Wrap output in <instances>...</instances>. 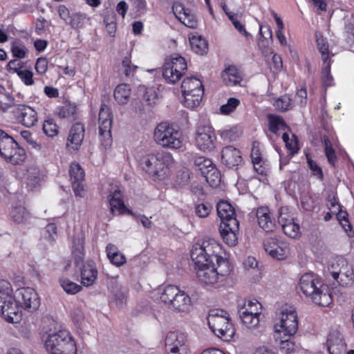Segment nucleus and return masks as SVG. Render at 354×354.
I'll use <instances>...</instances> for the list:
<instances>
[{
    "label": "nucleus",
    "instance_id": "obj_24",
    "mask_svg": "<svg viewBox=\"0 0 354 354\" xmlns=\"http://www.w3.org/2000/svg\"><path fill=\"white\" fill-rule=\"evenodd\" d=\"M241 151L232 146L224 147L221 152V161L228 168L237 167L242 162Z\"/></svg>",
    "mask_w": 354,
    "mask_h": 354
},
{
    "label": "nucleus",
    "instance_id": "obj_20",
    "mask_svg": "<svg viewBox=\"0 0 354 354\" xmlns=\"http://www.w3.org/2000/svg\"><path fill=\"white\" fill-rule=\"evenodd\" d=\"M216 211L222 221L221 225L230 224L232 227L236 228V223L239 221L236 219L235 209L229 202L219 201L216 205Z\"/></svg>",
    "mask_w": 354,
    "mask_h": 354
},
{
    "label": "nucleus",
    "instance_id": "obj_12",
    "mask_svg": "<svg viewBox=\"0 0 354 354\" xmlns=\"http://www.w3.org/2000/svg\"><path fill=\"white\" fill-rule=\"evenodd\" d=\"M216 136L210 125L201 124L196 128V145L203 151H212L216 147Z\"/></svg>",
    "mask_w": 354,
    "mask_h": 354
},
{
    "label": "nucleus",
    "instance_id": "obj_50",
    "mask_svg": "<svg viewBox=\"0 0 354 354\" xmlns=\"http://www.w3.org/2000/svg\"><path fill=\"white\" fill-rule=\"evenodd\" d=\"M218 135L224 142H233L238 140L239 135L236 127H228L218 130Z\"/></svg>",
    "mask_w": 354,
    "mask_h": 354
},
{
    "label": "nucleus",
    "instance_id": "obj_26",
    "mask_svg": "<svg viewBox=\"0 0 354 354\" xmlns=\"http://www.w3.org/2000/svg\"><path fill=\"white\" fill-rule=\"evenodd\" d=\"M55 115L59 119H65L68 121H75L78 119V108L75 102H68L57 108Z\"/></svg>",
    "mask_w": 354,
    "mask_h": 354
},
{
    "label": "nucleus",
    "instance_id": "obj_34",
    "mask_svg": "<svg viewBox=\"0 0 354 354\" xmlns=\"http://www.w3.org/2000/svg\"><path fill=\"white\" fill-rule=\"evenodd\" d=\"M335 280L342 287H352L354 284V271L353 267L349 264L344 267L339 272L338 279Z\"/></svg>",
    "mask_w": 354,
    "mask_h": 354
},
{
    "label": "nucleus",
    "instance_id": "obj_23",
    "mask_svg": "<svg viewBox=\"0 0 354 354\" xmlns=\"http://www.w3.org/2000/svg\"><path fill=\"white\" fill-rule=\"evenodd\" d=\"M26 188L29 191H34L40 187L42 176L39 168L35 165H31L26 168L24 173Z\"/></svg>",
    "mask_w": 354,
    "mask_h": 354
},
{
    "label": "nucleus",
    "instance_id": "obj_17",
    "mask_svg": "<svg viewBox=\"0 0 354 354\" xmlns=\"http://www.w3.org/2000/svg\"><path fill=\"white\" fill-rule=\"evenodd\" d=\"M70 180L75 196L83 197L84 193V171L77 162H72L69 169Z\"/></svg>",
    "mask_w": 354,
    "mask_h": 354
},
{
    "label": "nucleus",
    "instance_id": "obj_15",
    "mask_svg": "<svg viewBox=\"0 0 354 354\" xmlns=\"http://www.w3.org/2000/svg\"><path fill=\"white\" fill-rule=\"evenodd\" d=\"M193 262L195 264L196 277L201 283L212 286L218 282L219 277L214 266L208 262L202 263H197L196 261H193Z\"/></svg>",
    "mask_w": 354,
    "mask_h": 354
},
{
    "label": "nucleus",
    "instance_id": "obj_1",
    "mask_svg": "<svg viewBox=\"0 0 354 354\" xmlns=\"http://www.w3.org/2000/svg\"><path fill=\"white\" fill-rule=\"evenodd\" d=\"M222 246L215 240H205L202 243H196L193 245L191 250L192 261L197 263H210L216 269L218 277L230 274L232 266L226 258L222 257Z\"/></svg>",
    "mask_w": 354,
    "mask_h": 354
},
{
    "label": "nucleus",
    "instance_id": "obj_19",
    "mask_svg": "<svg viewBox=\"0 0 354 354\" xmlns=\"http://www.w3.org/2000/svg\"><path fill=\"white\" fill-rule=\"evenodd\" d=\"M85 128L81 122H75L69 130L66 147L69 151H76L80 148L84 138Z\"/></svg>",
    "mask_w": 354,
    "mask_h": 354
},
{
    "label": "nucleus",
    "instance_id": "obj_47",
    "mask_svg": "<svg viewBox=\"0 0 354 354\" xmlns=\"http://www.w3.org/2000/svg\"><path fill=\"white\" fill-rule=\"evenodd\" d=\"M37 120L36 111L32 107L24 104V126L31 127L37 123Z\"/></svg>",
    "mask_w": 354,
    "mask_h": 354
},
{
    "label": "nucleus",
    "instance_id": "obj_53",
    "mask_svg": "<svg viewBox=\"0 0 354 354\" xmlns=\"http://www.w3.org/2000/svg\"><path fill=\"white\" fill-rule=\"evenodd\" d=\"M44 133L48 137L56 136L59 131V127L53 119L49 118L44 121L43 124Z\"/></svg>",
    "mask_w": 354,
    "mask_h": 354
},
{
    "label": "nucleus",
    "instance_id": "obj_40",
    "mask_svg": "<svg viewBox=\"0 0 354 354\" xmlns=\"http://www.w3.org/2000/svg\"><path fill=\"white\" fill-rule=\"evenodd\" d=\"M348 264V262L344 258L342 257H336L328 265V271L329 274L333 278V279H338L339 272L342 271V268Z\"/></svg>",
    "mask_w": 354,
    "mask_h": 354
},
{
    "label": "nucleus",
    "instance_id": "obj_6",
    "mask_svg": "<svg viewBox=\"0 0 354 354\" xmlns=\"http://www.w3.org/2000/svg\"><path fill=\"white\" fill-rule=\"evenodd\" d=\"M156 142L163 147L180 149L183 144L182 133L167 122L158 124L153 133Z\"/></svg>",
    "mask_w": 354,
    "mask_h": 354
},
{
    "label": "nucleus",
    "instance_id": "obj_7",
    "mask_svg": "<svg viewBox=\"0 0 354 354\" xmlns=\"http://www.w3.org/2000/svg\"><path fill=\"white\" fill-rule=\"evenodd\" d=\"M181 91L185 107L194 109L200 105L205 91L200 79L195 77L185 78L181 84Z\"/></svg>",
    "mask_w": 354,
    "mask_h": 354
},
{
    "label": "nucleus",
    "instance_id": "obj_25",
    "mask_svg": "<svg viewBox=\"0 0 354 354\" xmlns=\"http://www.w3.org/2000/svg\"><path fill=\"white\" fill-rule=\"evenodd\" d=\"M41 304L40 298L34 288L24 287V310L32 313Z\"/></svg>",
    "mask_w": 354,
    "mask_h": 354
},
{
    "label": "nucleus",
    "instance_id": "obj_13",
    "mask_svg": "<svg viewBox=\"0 0 354 354\" xmlns=\"http://www.w3.org/2000/svg\"><path fill=\"white\" fill-rule=\"evenodd\" d=\"M278 223L281 225L284 234L292 239L301 236L300 226L295 218L288 212V209L281 207L279 210Z\"/></svg>",
    "mask_w": 354,
    "mask_h": 354
},
{
    "label": "nucleus",
    "instance_id": "obj_42",
    "mask_svg": "<svg viewBox=\"0 0 354 354\" xmlns=\"http://www.w3.org/2000/svg\"><path fill=\"white\" fill-rule=\"evenodd\" d=\"M203 176L205 178L207 183L212 187H217L221 181V172L215 165L212 167L209 171H203Z\"/></svg>",
    "mask_w": 354,
    "mask_h": 354
},
{
    "label": "nucleus",
    "instance_id": "obj_63",
    "mask_svg": "<svg viewBox=\"0 0 354 354\" xmlns=\"http://www.w3.org/2000/svg\"><path fill=\"white\" fill-rule=\"evenodd\" d=\"M48 59L46 57H39L35 63V68L37 74L44 75L48 70Z\"/></svg>",
    "mask_w": 354,
    "mask_h": 354
},
{
    "label": "nucleus",
    "instance_id": "obj_30",
    "mask_svg": "<svg viewBox=\"0 0 354 354\" xmlns=\"http://www.w3.org/2000/svg\"><path fill=\"white\" fill-rule=\"evenodd\" d=\"M72 254L75 259V263L78 264L82 262L85 257L84 244L85 236L81 234L74 236L72 239Z\"/></svg>",
    "mask_w": 354,
    "mask_h": 354
},
{
    "label": "nucleus",
    "instance_id": "obj_61",
    "mask_svg": "<svg viewBox=\"0 0 354 354\" xmlns=\"http://www.w3.org/2000/svg\"><path fill=\"white\" fill-rule=\"evenodd\" d=\"M337 220L339 221L343 228L346 231L352 230L351 224L348 220V214L346 211H342L340 209L336 214Z\"/></svg>",
    "mask_w": 354,
    "mask_h": 354
},
{
    "label": "nucleus",
    "instance_id": "obj_33",
    "mask_svg": "<svg viewBox=\"0 0 354 354\" xmlns=\"http://www.w3.org/2000/svg\"><path fill=\"white\" fill-rule=\"evenodd\" d=\"M178 292H180V288L174 285L160 286L158 290L160 301L169 306Z\"/></svg>",
    "mask_w": 354,
    "mask_h": 354
},
{
    "label": "nucleus",
    "instance_id": "obj_11",
    "mask_svg": "<svg viewBox=\"0 0 354 354\" xmlns=\"http://www.w3.org/2000/svg\"><path fill=\"white\" fill-rule=\"evenodd\" d=\"M165 350L168 354H189L187 336L178 331H169L165 339Z\"/></svg>",
    "mask_w": 354,
    "mask_h": 354
},
{
    "label": "nucleus",
    "instance_id": "obj_22",
    "mask_svg": "<svg viewBox=\"0 0 354 354\" xmlns=\"http://www.w3.org/2000/svg\"><path fill=\"white\" fill-rule=\"evenodd\" d=\"M107 198L110 205L111 212L113 214H115V212H118V214L127 213L128 214L131 215L133 214L132 211L125 206L122 200V192L119 188H116L113 191H111Z\"/></svg>",
    "mask_w": 354,
    "mask_h": 354
},
{
    "label": "nucleus",
    "instance_id": "obj_55",
    "mask_svg": "<svg viewBox=\"0 0 354 354\" xmlns=\"http://www.w3.org/2000/svg\"><path fill=\"white\" fill-rule=\"evenodd\" d=\"M317 44L318 49L322 54V58L324 64L330 62V55H329V48L328 44L326 39L322 37L317 39Z\"/></svg>",
    "mask_w": 354,
    "mask_h": 354
},
{
    "label": "nucleus",
    "instance_id": "obj_43",
    "mask_svg": "<svg viewBox=\"0 0 354 354\" xmlns=\"http://www.w3.org/2000/svg\"><path fill=\"white\" fill-rule=\"evenodd\" d=\"M90 18L84 12H73L71 15V19L68 24L70 25L73 29L79 30L82 28L84 26L86 22Z\"/></svg>",
    "mask_w": 354,
    "mask_h": 354
},
{
    "label": "nucleus",
    "instance_id": "obj_41",
    "mask_svg": "<svg viewBox=\"0 0 354 354\" xmlns=\"http://www.w3.org/2000/svg\"><path fill=\"white\" fill-rule=\"evenodd\" d=\"M10 285L7 281L0 282V310H3L12 301Z\"/></svg>",
    "mask_w": 354,
    "mask_h": 354
},
{
    "label": "nucleus",
    "instance_id": "obj_56",
    "mask_svg": "<svg viewBox=\"0 0 354 354\" xmlns=\"http://www.w3.org/2000/svg\"><path fill=\"white\" fill-rule=\"evenodd\" d=\"M240 104V101L237 98L230 97L227 100L226 104L220 107V112L223 115H228L234 112Z\"/></svg>",
    "mask_w": 354,
    "mask_h": 354
},
{
    "label": "nucleus",
    "instance_id": "obj_18",
    "mask_svg": "<svg viewBox=\"0 0 354 354\" xmlns=\"http://www.w3.org/2000/svg\"><path fill=\"white\" fill-rule=\"evenodd\" d=\"M172 11L176 17L185 26L196 28L198 26V19L194 13L180 2H174Z\"/></svg>",
    "mask_w": 354,
    "mask_h": 354
},
{
    "label": "nucleus",
    "instance_id": "obj_38",
    "mask_svg": "<svg viewBox=\"0 0 354 354\" xmlns=\"http://www.w3.org/2000/svg\"><path fill=\"white\" fill-rule=\"evenodd\" d=\"M131 95V88L127 84L118 85L113 93L115 100L120 104H125L128 102Z\"/></svg>",
    "mask_w": 354,
    "mask_h": 354
},
{
    "label": "nucleus",
    "instance_id": "obj_64",
    "mask_svg": "<svg viewBox=\"0 0 354 354\" xmlns=\"http://www.w3.org/2000/svg\"><path fill=\"white\" fill-rule=\"evenodd\" d=\"M307 89L306 87H302L300 89H298L296 95L295 99L297 101V103L301 107L305 106L307 104Z\"/></svg>",
    "mask_w": 354,
    "mask_h": 354
},
{
    "label": "nucleus",
    "instance_id": "obj_31",
    "mask_svg": "<svg viewBox=\"0 0 354 354\" xmlns=\"http://www.w3.org/2000/svg\"><path fill=\"white\" fill-rule=\"evenodd\" d=\"M192 305L190 297L185 291L180 289L169 306L178 312H187Z\"/></svg>",
    "mask_w": 354,
    "mask_h": 354
},
{
    "label": "nucleus",
    "instance_id": "obj_46",
    "mask_svg": "<svg viewBox=\"0 0 354 354\" xmlns=\"http://www.w3.org/2000/svg\"><path fill=\"white\" fill-rule=\"evenodd\" d=\"M323 143L324 146V153L327 160L331 166L335 167L337 158L335 154V149H333L330 140L328 136H324Z\"/></svg>",
    "mask_w": 354,
    "mask_h": 354
},
{
    "label": "nucleus",
    "instance_id": "obj_32",
    "mask_svg": "<svg viewBox=\"0 0 354 354\" xmlns=\"http://www.w3.org/2000/svg\"><path fill=\"white\" fill-rule=\"evenodd\" d=\"M106 253L110 262L117 267H120L127 262L125 256L119 251L118 247L114 244L109 243L106 245Z\"/></svg>",
    "mask_w": 354,
    "mask_h": 354
},
{
    "label": "nucleus",
    "instance_id": "obj_10",
    "mask_svg": "<svg viewBox=\"0 0 354 354\" xmlns=\"http://www.w3.org/2000/svg\"><path fill=\"white\" fill-rule=\"evenodd\" d=\"M275 332L283 333L284 336H292L298 330L297 314L290 308L282 310L279 314V322L274 325Z\"/></svg>",
    "mask_w": 354,
    "mask_h": 354
},
{
    "label": "nucleus",
    "instance_id": "obj_28",
    "mask_svg": "<svg viewBox=\"0 0 354 354\" xmlns=\"http://www.w3.org/2000/svg\"><path fill=\"white\" fill-rule=\"evenodd\" d=\"M3 310H0L5 319L10 323L19 324L22 320L21 307L13 304L12 301L8 304Z\"/></svg>",
    "mask_w": 354,
    "mask_h": 354
},
{
    "label": "nucleus",
    "instance_id": "obj_44",
    "mask_svg": "<svg viewBox=\"0 0 354 354\" xmlns=\"http://www.w3.org/2000/svg\"><path fill=\"white\" fill-rule=\"evenodd\" d=\"M273 105L276 110L280 112H286L290 110L293 106V102L290 95L285 94L277 98Z\"/></svg>",
    "mask_w": 354,
    "mask_h": 354
},
{
    "label": "nucleus",
    "instance_id": "obj_5",
    "mask_svg": "<svg viewBox=\"0 0 354 354\" xmlns=\"http://www.w3.org/2000/svg\"><path fill=\"white\" fill-rule=\"evenodd\" d=\"M207 323L213 333L224 341H230L235 334L230 315L224 310H211L207 317Z\"/></svg>",
    "mask_w": 354,
    "mask_h": 354
},
{
    "label": "nucleus",
    "instance_id": "obj_3",
    "mask_svg": "<svg viewBox=\"0 0 354 354\" xmlns=\"http://www.w3.org/2000/svg\"><path fill=\"white\" fill-rule=\"evenodd\" d=\"M301 292L319 306H328L333 301L332 292L328 285L313 273L301 275L299 282Z\"/></svg>",
    "mask_w": 354,
    "mask_h": 354
},
{
    "label": "nucleus",
    "instance_id": "obj_27",
    "mask_svg": "<svg viewBox=\"0 0 354 354\" xmlns=\"http://www.w3.org/2000/svg\"><path fill=\"white\" fill-rule=\"evenodd\" d=\"M165 73L167 75L169 73L171 77H173L172 70L176 73H181V77L185 74L187 70V64L184 57L181 56H176L171 57L165 61Z\"/></svg>",
    "mask_w": 354,
    "mask_h": 354
},
{
    "label": "nucleus",
    "instance_id": "obj_59",
    "mask_svg": "<svg viewBox=\"0 0 354 354\" xmlns=\"http://www.w3.org/2000/svg\"><path fill=\"white\" fill-rule=\"evenodd\" d=\"M254 170L259 174L266 176L269 172L270 167L268 160L266 159L261 160L252 163Z\"/></svg>",
    "mask_w": 354,
    "mask_h": 354
},
{
    "label": "nucleus",
    "instance_id": "obj_29",
    "mask_svg": "<svg viewBox=\"0 0 354 354\" xmlns=\"http://www.w3.org/2000/svg\"><path fill=\"white\" fill-rule=\"evenodd\" d=\"M239 230V223H236V228L232 227L230 224L221 225L220 233L225 244L230 247L238 243L237 232Z\"/></svg>",
    "mask_w": 354,
    "mask_h": 354
},
{
    "label": "nucleus",
    "instance_id": "obj_58",
    "mask_svg": "<svg viewBox=\"0 0 354 354\" xmlns=\"http://www.w3.org/2000/svg\"><path fill=\"white\" fill-rule=\"evenodd\" d=\"M261 304L257 299H254L245 302L239 310H246V313L257 311V315H260L261 314Z\"/></svg>",
    "mask_w": 354,
    "mask_h": 354
},
{
    "label": "nucleus",
    "instance_id": "obj_54",
    "mask_svg": "<svg viewBox=\"0 0 354 354\" xmlns=\"http://www.w3.org/2000/svg\"><path fill=\"white\" fill-rule=\"evenodd\" d=\"M326 66L322 69V83L324 87L328 88L332 86L333 83V77L330 73V62L326 63Z\"/></svg>",
    "mask_w": 354,
    "mask_h": 354
},
{
    "label": "nucleus",
    "instance_id": "obj_36",
    "mask_svg": "<svg viewBox=\"0 0 354 354\" xmlns=\"http://www.w3.org/2000/svg\"><path fill=\"white\" fill-rule=\"evenodd\" d=\"M138 68V67L131 62V54L127 53L122 59L119 71L125 77L131 78L134 77Z\"/></svg>",
    "mask_w": 354,
    "mask_h": 354
},
{
    "label": "nucleus",
    "instance_id": "obj_49",
    "mask_svg": "<svg viewBox=\"0 0 354 354\" xmlns=\"http://www.w3.org/2000/svg\"><path fill=\"white\" fill-rule=\"evenodd\" d=\"M194 165L196 170L200 171L202 176H203V171H207L214 165L212 160L207 158L204 156H196L194 159Z\"/></svg>",
    "mask_w": 354,
    "mask_h": 354
},
{
    "label": "nucleus",
    "instance_id": "obj_57",
    "mask_svg": "<svg viewBox=\"0 0 354 354\" xmlns=\"http://www.w3.org/2000/svg\"><path fill=\"white\" fill-rule=\"evenodd\" d=\"M195 214L200 218L207 217L212 210V206L209 203H201L195 205Z\"/></svg>",
    "mask_w": 354,
    "mask_h": 354
},
{
    "label": "nucleus",
    "instance_id": "obj_39",
    "mask_svg": "<svg viewBox=\"0 0 354 354\" xmlns=\"http://www.w3.org/2000/svg\"><path fill=\"white\" fill-rule=\"evenodd\" d=\"M268 129L274 134H278L280 130L285 131L288 129L282 117L272 114L268 115Z\"/></svg>",
    "mask_w": 354,
    "mask_h": 354
},
{
    "label": "nucleus",
    "instance_id": "obj_52",
    "mask_svg": "<svg viewBox=\"0 0 354 354\" xmlns=\"http://www.w3.org/2000/svg\"><path fill=\"white\" fill-rule=\"evenodd\" d=\"M283 141L285 142L286 147L290 151L291 155H295L299 150L297 138L293 135L292 138H289L288 133L284 132L282 135Z\"/></svg>",
    "mask_w": 354,
    "mask_h": 354
},
{
    "label": "nucleus",
    "instance_id": "obj_8",
    "mask_svg": "<svg viewBox=\"0 0 354 354\" xmlns=\"http://www.w3.org/2000/svg\"><path fill=\"white\" fill-rule=\"evenodd\" d=\"M98 124L100 147L104 150L109 149L113 144L111 135L112 113L111 109L104 104L101 105L99 111Z\"/></svg>",
    "mask_w": 354,
    "mask_h": 354
},
{
    "label": "nucleus",
    "instance_id": "obj_35",
    "mask_svg": "<svg viewBox=\"0 0 354 354\" xmlns=\"http://www.w3.org/2000/svg\"><path fill=\"white\" fill-rule=\"evenodd\" d=\"M222 77L225 84L227 86H234L242 80L240 72L234 66H230L225 68L223 72Z\"/></svg>",
    "mask_w": 354,
    "mask_h": 354
},
{
    "label": "nucleus",
    "instance_id": "obj_14",
    "mask_svg": "<svg viewBox=\"0 0 354 354\" xmlns=\"http://www.w3.org/2000/svg\"><path fill=\"white\" fill-rule=\"evenodd\" d=\"M263 247L270 257L277 260H284L290 254L289 244L275 238L266 239L264 241Z\"/></svg>",
    "mask_w": 354,
    "mask_h": 354
},
{
    "label": "nucleus",
    "instance_id": "obj_21",
    "mask_svg": "<svg viewBox=\"0 0 354 354\" xmlns=\"http://www.w3.org/2000/svg\"><path fill=\"white\" fill-rule=\"evenodd\" d=\"M98 271L96 263L93 260H88L80 268V282L85 287L93 286L97 279Z\"/></svg>",
    "mask_w": 354,
    "mask_h": 354
},
{
    "label": "nucleus",
    "instance_id": "obj_37",
    "mask_svg": "<svg viewBox=\"0 0 354 354\" xmlns=\"http://www.w3.org/2000/svg\"><path fill=\"white\" fill-rule=\"evenodd\" d=\"M192 50L198 55H205L208 50L207 41L200 35H192L189 37Z\"/></svg>",
    "mask_w": 354,
    "mask_h": 354
},
{
    "label": "nucleus",
    "instance_id": "obj_45",
    "mask_svg": "<svg viewBox=\"0 0 354 354\" xmlns=\"http://www.w3.org/2000/svg\"><path fill=\"white\" fill-rule=\"evenodd\" d=\"M239 312L240 318L246 327L254 328L259 324L260 315H257V311L246 313V310H239Z\"/></svg>",
    "mask_w": 354,
    "mask_h": 354
},
{
    "label": "nucleus",
    "instance_id": "obj_9",
    "mask_svg": "<svg viewBox=\"0 0 354 354\" xmlns=\"http://www.w3.org/2000/svg\"><path fill=\"white\" fill-rule=\"evenodd\" d=\"M18 143L8 134L0 129V154L12 165H21L22 156Z\"/></svg>",
    "mask_w": 354,
    "mask_h": 354
},
{
    "label": "nucleus",
    "instance_id": "obj_51",
    "mask_svg": "<svg viewBox=\"0 0 354 354\" xmlns=\"http://www.w3.org/2000/svg\"><path fill=\"white\" fill-rule=\"evenodd\" d=\"M306 158L312 175L315 176L319 180L322 181L324 180V173L321 167L312 159L310 153H306Z\"/></svg>",
    "mask_w": 354,
    "mask_h": 354
},
{
    "label": "nucleus",
    "instance_id": "obj_48",
    "mask_svg": "<svg viewBox=\"0 0 354 354\" xmlns=\"http://www.w3.org/2000/svg\"><path fill=\"white\" fill-rule=\"evenodd\" d=\"M59 283L63 290L68 294L75 295L82 290V286L78 285L66 277L60 278Z\"/></svg>",
    "mask_w": 354,
    "mask_h": 354
},
{
    "label": "nucleus",
    "instance_id": "obj_16",
    "mask_svg": "<svg viewBox=\"0 0 354 354\" xmlns=\"http://www.w3.org/2000/svg\"><path fill=\"white\" fill-rule=\"evenodd\" d=\"M255 216L258 225L265 232H273L277 228V221L268 207H258L255 210Z\"/></svg>",
    "mask_w": 354,
    "mask_h": 354
},
{
    "label": "nucleus",
    "instance_id": "obj_62",
    "mask_svg": "<svg viewBox=\"0 0 354 354\" xmlns=\"http://www.w3.org/2000/svg\"><path fill=\"white\" fill-rule=\"evenodd\" d=\"M24 140L28 142L31 149L37 151H39L41 149V145L37 142L36 139L33 137L32 133L30 131L24 130Z\"/></svg>",
    "mask_w": 354,
    "mask_h": 354
},
{
    "label": "nucleus",
    "instance_id": "obj_2",
    "mask_svg": "<svg viewBox=\"0 0 354 354\" xmlns=\"http://www.w3.org/2000/svg\"><path fill=\"white\" fill-rule=\"evenodd\" d=\"M173 163L171 154L163 151L147 154L140 160L141 169L154 182L168 179L171 175Z\"/></svg>",
    "mask_w": 354,
    "mask_h": 354
},
{
    "label": "nucleus",
    "instance_id": "obj_60",
    "mask_svg": "<svg viewBox=\"0 0 354 354\" xmlns=\"http://www.w3.org/2000/svg\"><path fill=\"white\" fill-rule=\"evenodd\" d=\"M10 73H17L22 79V61L20 59H14L8 64Z\"/></svg>",
    "mask_w": 354,
    "mask_h": 354
},
{
    "label": "nucleus",
    "instance_id": "obj_4",
    "mask_svg": "<svg viewBox=\"0 0 354 354\" xmlns=\"http://www.w3.org/2000/svg\"><path fill=\"white\" fill-rule=\"evenodd\" d=\"M44 346L49 354H77V351L74 338L66 329L48 333Z\"/></svg>",
    "mask_w": 354,
    "mask_h": 354
}]
</instances>
